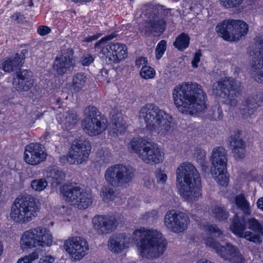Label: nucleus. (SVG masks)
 Wrapping results in <instances>:
<instances>
[{"label": "nucleus", "mask_w": 263, "mask_h": 263, "mask_svg": "<svg viewBox=\"0 0 263 263\" xmlns=\"http://www.w3.org/2000/svg\"><path fill=\"white\" fill-rule=\"evenodd\" d=\"M12 21L17 23H23L25 21V17L19 12H15L10 16Z\"/></svg>", "instance_id": "4d7b16f0"}, {"label": "nucleus", "mask_w": 263, "mask_h": 263, "mask_svg": "<svg viewBox=\"0 0 263 263\" xmlns=\"http://www.w3.org/2000/svg\"><path fill=\"white\" fill-rule=\"evenodd\" d=\"M101 196L105 201L112 200L115 197V193L113 189L108 186H104L102 188Z\"/></svg>", "instance_id": "a18cd8bd"}, {"label": "nucleus", "mask_w": 263, "mask_h": 263, "mask_svg": "<svg viewBox=\"0 0 263 263\" xmlns=\"http://www.w3.org/2000/svg\"><path fill=\"white\" fill-rule=\"evenodd\" d=\"M189 223V217L185 213L175 210L167 211L164 217L166 228L170 231L177 234L184 232Z\"/></svg>", "instance_id": "2eb2a0df"}, {"label": "nucleus", "mask_w": 263, "mask_h": 263, "mask_svg": "<svg viewBox=\"0 0 263 263\" xmlns=\"http://www.w3.org/2000/svg\"><path fill=\"white\" fill-rule=\"evenodd\" d=\"M242 105L243 110L248 116L253 115L258 107L256 99L254 97L248 98L244 101Z\"/></svg>", "instance_id": "c9c22d12"}, {"label": "nucleus", "mask_w": 263, "mask_h": 263, "mask_svg": "<svg viewBox=\"0 0 263 263\" xmlns=\"http://www.w3.org/2000/svg\"><path fill=\"white\" fill-rule=\"evenodd\" d=\"M177 186L185 200L197 201L202 195L201 178L196 167L189 162L181 163L176 170Z\"/></svg>", "instance_id": "20e7f679"}, {"label": "nucleus", "mask_w": 263, "mask_h": 263, "mask_svg": "<svg viewBox=\"0 0 263 263\" xmlns=\"http://www.w3.org/2000/svg\"><path fill=\"white\" fill-rule=\"evenodd\" d=\"M206 152L200 148H196L195 151V159L200 164L202 170L205 172L208 170V163L206 160Z\"/></svg>", "instance_id": "58836bf2"}, {"label": "nucleus", "mask_w": 263, "mask_h": 263, "mask_svg": "<svg viewBox=\"0 0 263 263\" xmlns=\"http://www.w3.org/2000/svg\"><path fill=\"white\" fill-rule=\"evenodd\" d=\"M147 64V58L143 57L139 58L135 61V65L138 68H140L141 66H143V65H146Z\"/></svg>", "instance_id": "bf43d9fd"}, {"label": "nucleus", "mask_w": 263, "mask_h": 263, "mask_svg": "<svg viewBox=\"0 0 263 263\" xmlns=\"http://www.w3.org/2000/svg\"><path fill=\"white\" fill-rule=\"evenodd\" d=\"M228 261L231 263H245V259L239 251L235 253L232 258L230 259Z\"/></svg>", "instance_id": "3c124183"}, {"label": "nucleus", "mask_w": 263, "mask_h": 263, "mask_svg": "<svg viewBox=\"0 0 263 263\" xmlns=\"http://www.w3.org/2000/svg\"><path fill=\"white\" fill-rule=\"evenodd\" d=\"M74 53L71 48L63 49L55 57L53 63V68L59 75L63 76L74 67L76 60Z\"/></svg>", "instance_id": "dca6fc26"}, {"label": "nucleus", "mask_w": 263, "mask_h": 263, "mask_svg": "<svg viewBox=\"0 0 263 263\" xmlns=\"http://www.w3.org/2000/svg\"><path fill=\"white\" fill-rule=\"evenodd\" d=\"M33 261V253H30L29 255L25 256L23 258L18 260L17 263H32Z\"/></svg>", "instance_id": "052dcab7"}, {"label": "nucleus", "mask_w": 263, "mask_h": 263, "mask_svg": "<svg viewBox=\"0 0 263 263\" xmlns=\"http://www.w3.org/2000/svg\"><path fill=\"white\" fill-rule=\"evenodd\" d=\"M212 211L214 216L219 221L227 219L229 216V212L224 206L216 205L212 209Z\"/></svg>", "instance_id": "ea45409f"}, {"label": "nucleus", "mask_w": 263, "mask_h": 263, "mask_svg": "<svg viewBox=\"0 0 263 263\" xmlns=\"http://www.w3.org/2000/svg\"><path fill=\"white\" fill-rule=\"evenodd\" d=\"M206 235L210 236L219 237L222 234V232L219 227L216 225H207L204 227L203 229Z\"/></svg>", "instance_id": "79ce46f5"}, {"label": "nucleus", "mask_w": 263, "mask_h": 263, "mask_svg": "<svg viewBox=\"0 0 263 263\" xmlns=\"http://www.w3.org/2000/svg\"><path fill=\"white\" fill-rule=\"evenodd\" d=\"M33 143H30L25 147L24 159L26 163L33 165Z\"/></svg>", "instance_id": "de8ad7c7"}, {"label": "nucleus", "mask_w": 263, "mask_h": 263, "mask_svg": "<svg viewBox=\"0 0 263 263\" xmlns=\"http://www.w3.org/2000/svg\"><path fill=\"white\" fill-rule=\"evenodd\" d=\"M44 250H43V253L40 250H35L34 251V260L37 259L39 256H41L42 257L40 258L39 263H52L54 261V258L51 255H43L44 253Z\"/></svg>", "instance_id": "37998d69"}, {"label": "nucleus", "mask_w": 263, "mask_h": 263, "mask_svg": "<svg viewBox=\"0 0 263 263\" xmlns=\"http://www.w3.org/2000/svg\"><path fill=\"white\" fill-rule=\"evenodd\" d=\"M114 37L115 35L110 34L102 37L95 44L94 48L107 59L110 63L117 64L127 57V48L125 44L118 42L105 45L107 41Z\"/></svg>", "instance_id": "423d86ee"}, {"label": "nucleus", "mask_w": 263, "mask_h": 263, "mask_svg": "<svg viewBox=\"0 0 263 263\" xmlns=\"http://www.w3.org/2000/svg\"><path fill=\"white\" fill-rule=\"evenodd\" d=\"M64 248L75 260H80L88 253L89 246L84 238L76 236L65 241Z\"/></svg>", "instance_id": "f3484780"}, {"label": "nucleus", "mask_w": 263, "mask_h": 263, "mask_svg": "<svg viewBox=\"0 0 263 263\" xmlns=\"http://www.w3.org/2000/svg\"><path fill=\"white\" fill-rule=\"evenodd\" d=\"M257 206L259 209L263 211V197L260 198L258 199Z\"/></svg>", "instance_id": "0e129e2a"}, {"label": "nucleus", "mask_w": 263, "mask_h": 263, "mask_svg": "<svg viewBox=\"0 0 263 263\" xmlns=\"http://www.w3.org/2000/svg\"><path fill=\"white\" fill-rule=\"evenodd\" d=\"M130 236L125 234H119L112 236L108 240V249L112 252L120 253L128 248L132 240Z\"/></svg>", "instance_id": "393cba45"}, {"label": "nucleus", "mask_w": 263, "mask_h": 263, "mask_svg": "<svg viewBox=\"0 0 263 263\" xmlns=\"http://www.w3.org/2000/svg\"><path fill=\"white\" fill-rule=\"evenodd\" d=\"M148 142L149 141L142 138H134L129 143L128 148L131 152L136 153L139 157L140 154L142 153L143 149Z\"/></svg>", "instance_id": "7c9ffc66"}, {"label": "nucleus", "mask_w": 263, "mask_h": 263, "mask_svg": "<svg viewBox=\"0 0 263 263\" xmlns=\"http://www.w3.org/2000/svg\"><path fill=\"white\" fill-rule=\"evenodd\" d=\"M259 100L261 102H263V93L259 96Z\"/></svg>", "instance_id": "774afa93"}, {"label": "nucleus", "mask_w": 263, "mask_h": 263, "mask_svg": "<svg viewBox=\"0 0 263 263\" xmlns=\"http://www.w3.org/2000/svg\"><path fill=\"white\" fill-rule=\"evenodd\" d=\"M219 116L218 117V119L221 120L223 117V114L221 108H218L217 110Z\"/></svg>", "instance_id": "69168bd1"}, {"label": "nucleus", "mask_w": 263, "mask_h": 263, "mask_svg": "<svg viewBox=\"0 0 263 263\" xmlns=\"http://www.w3.org/2000/svg\"><path fill=\"white\" fill-rule=\"evenodd\" d=\"M57 119L66 130L71 129L78 121L77 114L69 109L59 114L57 116Z\"/></svg>", "instance_id": "bb28decb"}, {"label": "nucleus", "mask_w": 263, "mask_h": 263, "mask_svg": "<svg viewBox=\"0 0 263 263\" xmlns=\"http://www.w3.org/2000/svg\"><path fill=\"white\" fill-rule=\"evenodd\" d=\"M84 116L81 125L84 132L88 135H100L107 128L108 122L107 119L96 107H87L84 110Z\"/></svg>", "instance_id": "0eeeda50"}, {"label": "nucleus", "mask_w": 263, "mask_h": 263, "mask_svg": "<svg viewBox=\"0 0 263 263\" xmlns=\"http://www.w3.org/2000/svg\"><path fill=\"white\" fill-rule=\"evenodd\" d=\"M102 35V33H98L96 34H93L92 35L88 36V37L85 38L83 40L85 42H90L93 41L97 40L100 36Z\"/></svg>", "instance_id": "680f3d73"}, {"label": "nucleus", "mask_w": 263, "mask_h": 263, "mask_svg": "<svg viewBox=\"0 0 263 263\" xmlns=\"http://www.w3.org/2000/svg\"><path fill=\"white\" fill-rule=\"evenodd\" d=\"M235 202L236 205L243 212L245 215L251 214V210L249 203L243 194L236 196Z\"/></svg>", "instance_id": "f704fd0d"}, {"label": "nucleus", "mask_w": 263, "mask_h": 263, "mask_svg": "<svg viewBox=\"0 0 263 263\" xmlns=\"http://www.w3.org/2000/svg\"><path fill=\"white\" fill-rule=\"evenodd\" d=\"M33 198L29 195L20 196L11 206L10 217L15 222H25L32 219Z\"/></svg>", "instance_id": "f8f14e48"}, {"label": "nucleus", "mask_w": 263, "mask_h": 263, "mask_svg": "<svg viewBox=\"0 0 263 263\" xmlns=\"http://www.w3.org/2000/svg\"><path fill=\"white\" fill-rule=\"evenodd\" d=\"M135 175L133 168L130 166L116 164L106 169L104 178L111 186H122L132 182Z\"/></svg>", "instance_id": "1a4fd4ad"}, {"label": "nucleus", "mask_w": 263, "mask_h": 263, "mask_svg": "<svg viewBox=\"0 0 263 263\" xmlns=\"http://www.w3.org/2000/svg\"><path fill=\"white\" fill-rule=\"evenodd\" d=\"M241 90L240 82L230 77L221 79L212 86L213 94L224 99V103L231 106L237 105Z\"/></svg>", "instance_id": "39448f33"}, {"label": "nucleus", "mask_w": 263, "mask_h": 263, "mask_svg": "<svg viewBox=\"0 0 263 263\" xmlns=\"http://www.w3.org/2000/svg\"><path fill=\"white\" fill-rule=\"evenodd\" d=\"M91 149L90 142L84 138L75 139L68 154L67 161L71 164H81L86 162Z\"/></svg>", "instance_id": "ddd939ff"}, {"label": "nucleus", "mask_w": 263, "mask_h": 263, "mask_svg": "<svg viewBox=\"0 0 263 263\" xmlns=\"http://www.w3.org/2000/svg\"><path fill=\"white\" fill-rule=\"evenodd\" d=\"M33 241V230L30 229L26 231L23 234L21 240V246L24 249L31 248Z\"/></svg>", "instance_id": "a19ab883"}, {"label": "nucleus", "mask_w": 263, "mask_h": 263, "mask_svg": "<svg viewBox=\"0 0 263 263\" xmlns=\"http://www.w3.org/2000/svg\"><path fill=\"white\" fill-rule=\"evenodd\" d=\"M213 177L220 185L227 186L229 183V175L227 172V168L221 170H211Z\"/></svg>", "instance_id": "2f4dec72"}, {"label": "nucleus", "mask_w": 263, "mask_h": 263, "mask_svg": "<svg viewBox=\"0 0 263 263\" xmlns=\"http://www.w3.org/2000/svg\"><path fill=\"white\" fill-rule=\"evenodd\" d=\"M41 206V203L38 200H35L34 199V212L40 210Z\"/></svg>", "instance_id": "e2e57ef3"}, {"label": "nucleus", "mask_w": 263, "mask_h": 263, "mask_svg": "<svg viewBox=\"0 0 263 263\" xmlns=\"http://www.w3.org/2000/svg\"><path fill=\"white\" fill-rule=\"evenodd\" d=\"M211 170L227 168V152L223 146H217L213 148L210 157Z\"/></svg>", "instance_id": "5701e85b"}, {"label": "nucleus", "mask_w": 263, "mask_h": 263, "mask_svg": "<svg viewBox=\"0 0 263 263\" xmlns=\"http://www.w3.org/2000/svg\"><path fill=\"white\" fill-rule=\"evenodd\" d=\"M245 0H218L221 6L226 8H236L241 5Z\"/></svg>", "instance_id": "49530a36"}, {"label": "nucleus", "mask_w": 263, "mask_h": 263, "mask_svg": "<svg viewBox=\"0 0 263 263\" xmlns=\"http://www.w3.org/2000/svg\"><path fill=\"white\" fill-rule=\"evenodd\" d=\"M190 41L188 34L183 32L176 38L173 45L178 50L182 51L189 47Z\"/></svg>", "instance_id": "e433bc0d"}, {"label": "nucleus", "mask_w": 263, "mask_h": 263, "mask_svg": "<svg viewBox=\"0 0 263 263\" xmlns=\"http://www.w3.org/2000/svg\"><path fill=\"white\" fill-rule=\"evenodd\" d=\"M155 176L157 182L161 184L165 183L167 178L166 174L161 170L156 172Z\"/></svg>", "instance_id": "603ef678"}, {"label": "nucleus", "mask_w": 263, "mask_h": 263, "mask_svg": "<svg viewBox=\"0 0 263 263\" xmlns=\"http://www.w3.org/2000/svg\"><path fill=\"white\" fill-rule=\"evenodd\" d=\"M95 229L101 234H109L113 232L118 226L115 217L107 215H97L92 219Z\"/></svg>", "instance_id": "aec40b11"}, {"label": "nucleus", "mask_w": 263, "mask_h": 263, "mask_svg": "<svg viewBox=\"0 0 263 263\" xmlns=\"http://www.w3.org/2000/svg\"><path fill=\"white\" fill-rule=\"evenodd\" d=\"M47 156L45 148L43 145L37 143L34 144V165L45 161Z\"/></svg>", "instance_id": "473e14b6"}, {"label": "nucleus", "mask_w": 263, "mask_h": 263, "mask_svg": "<svg viewBox=\"0 0 263 263\" xmlns=\"http://www.w3.org/2000/svg\"><path fill=\"white\" fill-rule=\"evenodd\" d=\"M112 122L113 133L117 135L121 134L126 130L127 127L126 122L122 117H114Z\"/></svg>", "instance_id": "4c0bfd02"}, {"label": "nucleus", "mask_w": 263, "mask_h": 263, "mask_svg": "<svg viewBox=\"0 0 263 263\" xmlns=\"http://www.w3.org/2000/svg\"><path fill=\"white\" fill-rule=\"evenodd\" d=\"M133 237L136 242L137 252L143 258L157 259L166 250V240L162 233L157 230L140 228L133 232Z\"/></svg>", "instance_id": "f03ea898"}, {"label": "nucleus", "mask_w": 263, "mask_h": 263, "mask_svg": "<svg viewBox=\"0 0 263 263\" xmlns=\"http://www.w3.org/2000/svg\"><path fill=\"white\" fill-rule=\"evenodd\" d=\"M50 31V28L46 26H40L37 28V33L42 36L47 35L49 33Z\"/></svg>", "instance_id": "13d9d810"}, {"label": "nucleus", "mask_w": 263, "mask_h": 263, "mask_svg": "<svg viewBox=\"0 0 263 263\" xmlns=\"http://www.w3.org/2000/svg\"><path fill=\"white\" fill-rule=\"evenodd\" d=\"M202 56V53L200 50H198L195 52L194 58L192 61V65L194 68H197L198 65V63L200 62V58Z\"/></svg>", "instance_id": "5fc2aeb1"}, {"label": "nucleus", "mask_w": 263, "mask_h": 263, "mask_svg": "<svg viewBox=\"0 0 263 263\" xmlns=\"http://www.w3.org/2000/svg\"><path fill=\"white\" fill-rule=\"evenodd\" d=\"M172 95L174 104L183 114L194 115L206 108V95L202 87L197 83L179 84L174 87Z\"/></svg>", "instance_id": "f257e3e1"}, {"label": "nucleus", "mask_w": 263, "mask_h": 263, "mask_svg": "<svg viewBox=\"0 0 263 263\" xmlns=\"http://www.w3.org/2000/svg\"><path fill=\"white\" fill-rule=\"evenodd\" d=\"M52 242V235L46 228L38 227L34 229V247L39 246V249L43 253L45 246H49Z\"/></svg>", "instance_id": "a878e982"}, {"label": "nucleus", "mask_w": 263, "mask_h": 263, "mask_svg": "<svg viewBox=\"0 0 263 263\" xmlns=\"http://www.w3.org/2000/svg\"><path fill=\"white\" fill-rule=\"evenodd\" d=\"M159 217V212L157 210H152L146 212L143 215V218L146 220L155 219Z\"/></svg>", "instance_id": "864d4df0"}, {"label": "nucleus", "mask_w": 263, "mask_h": 263, "mask_svg": "<svg viewBox=\"0 0 263 263\" xmlns=\"http://www.w3.org/2000/svg\"><path fill=\"white\" fill-rule=\"evenodd\" d=\"M23 58L16 53L13 57L4 59L0 63V69L5 72H11L22 65Z\"/></svg>", "instance_id": "cd10ccee"}, {"label": "nucleus", "mask_w": 263, "mask_h": 263, "mask_svg": "<svg viewBox=\"0 0 263 263\" xmlns=\"http://www.w3.org/2000/svg\"><path fill=\"white\" fill-rule=\"evenodd\" d=\"M216 32L224 40L230 42L239 41L247 34L248 25L244 21L238 20H225L218 24Z\"/></svg>", "instance_id": "6e6552de"}, {"label": "nucleus", "mask_w": 263, "mask_h": 263, "mask_svg": "<svg viewBox=\"0 0 263 263\" xmlns=\"http://www.w3.org/2000/svg\"><path fill=\"white\" fill-rule=\"evenodd\" d=\"M87 79L84 73L78 72L74 74L72 79V87L74 91H80L85 86Z\"/></svg>", "instance_id": "72a5a7b5"}, {"label": "nucleus", "mask_w": 263, "mask_h": 263, "mask_svg": "<svg viewBox=\"0 0 263 263\" xmlns=\"http://www.w3.org/2000/svg\"><path fill=\"white\" fill-rule=\"evenodd\" d=\"M44 175L55 184H61L65 178L64 173L55 166L48 167Z\"/></svg>", "instance_id": "c85d7f7f"}, {"label": "nucleus", "mask_w": 263, "mask_h": 263, "mask_svg": "<svg viewBox=\"0 0 263 263\" xmlns=\"http://www.w3.org/2000/svg\"><path fill=\"white\" fill-rule=\"evenodd\" d=\"M166 49V42L165 40H161L159 42L155 49L156 58L160 59L165 51Z\"/></svg>", "instance_id": "09e8293b"}, {"label": "nucleus", "mask_w": 263, "mask_h": 263, "mask_svg": "<svg viewBox=\"0 0 263 263\" xmlns=\"http://www.w3.org/2000/svg\"><path fill=\"white\" fill-rule=\"evenodd\" d=\"M93 60L91 55L87 54L82 58L81 62L84 66H88L93 62Z\"/></svg>", "instance_id": "6e6d98bb"}, {"label": "nucleus", "mask_w": 263, "mask_h": 263, "mask_svg": "<svg viewBox=\"0 0 263 263\" xmlns=\"http://www.w3.org/2000/svg\"><path fill=\"white\" fill-rule=\"evenodd\" d=\"M156 74L155 69L149 66L144 65L140 71V76L144 79L153 78Z\"/></svg>", "instance_id": "c03bdc74"}, {"label": "nucleus", "mask_w": 263, "mask_h": 263, "mask_svg": "<svg viewBox=\"0 0 263 263\" xmlns=\"http://www.w3.org/2000/svg\"><path fill=\"white\" fill-rule=\"evenodd\" d=\"M228 141L234 157L239 159L245 158L246 152V144L240 137V134L238 132H234L228 138Z\"/></svg>", "instance_id": "b1692460"}, {"label": "nucleus", "mask_w": 263, "mask_h": 263, "mask_svg": "<svg viewBox=\"0 0 263 263\" xmlns=\"http://www.w3.org/2000/svg\"><path fill=\"white\" fill-rule=\"evenodd\" d=\"M248 228L252 230L245 232L244 238L249 241L256 243H260L262 242L261 236L262 235V226L259 221L254 218L248 219L247 221Z\"/></svg>", "instance_id": "4be33fe9"}, {"label": "nucleus", "mask_w": 263, "mask_h": 263, "mask_svg": "<svg viewBox=\"0 0 263 263\" xmlns=\"http://www.w3.org/2000/svg\"><path fill=\"white\" fill-rule=\"evenodd\" d=\"M250 56V76L256 82L263 84V38L255 43Z\"/></svg>", "instance_id": "4468645a"}, {"label": "nucleus", "mask_w": 263, "mask_h": 263, "mask_svg": "<svg viewBox=\"0 0 263 263\" xmlns=\"http://www.w3.org/2000/svg\"><path fill=\"white\" fill-rule=\"evenodd\" d=\"M65 200L79 209H85L91 205L92 196L79 186L63 185L60 190Z\"/></svg>", "instance_id": "9b49d317"}, {"label": "nucleus", "mask_w": 263, "mask_h": 263, "mask_svg": "<svg viewBox=\"0 0 263 263\" xmlns=\"http://www.w3.org/2000/svg\"><path fill=\"white\" fill-rule=\"evenodd\" d=\"M247 222L244 217H239L238 214H235L233 218L232 224L231 226V231L240 237L244 238L245 230L246 228Z\"/></svg>", "instance_id": "c756f323"}, {"label": "nucleus", "mask_w": 263, "mask_h": 263, "mask_svg": "<svg viewBox=\"0 0 263 263\" xmlns=\"http://www.w3.org/2000/svg\"><path fill=\"white\" fill-rule=\"evenodd\" d=\"M139 119L153 134L161 137L171 135L174 129L173 117L153 103H147L140 109Z\"/></svg>", "instance_id": "7ed1b4c3"}, {"label": "nucleus", "mask_w": 263, "mask_h": 263, "mask_svg": "<svg viewBox=\"0 0 263 263\" xmlns=\"http://www.w3.org/2000/svg\"><path fill=\"white\" fill-rule=\"evenodd\" d=\"M71 2L74 3H88V0H70Z\"/></svg>", "instance_id": "338daca9"}, {"label": "nucleus", "mask_w": 263, "mask_h": 263, "mask_svg": "<svg viewBox=\"0 0 263 263\" xmlns=\"http://www.w3.org/2000/svg\"><path fill=\"white\" fill-rule=\"evenodd\" d=\"M163 158V154L158 144L149 141L139 155V158L143 162L151 165L160 163Z\"/></svg>", "instance_id": "6ab92c4d"}, {"label": "nucleus", "mask_w": 263, "mask_h": 263, "mask_svg": "<svg viewBox=\"0 0 263 263\" xmlns=\"http://www.w3.org/2000/svg\"><path fill=\"white\" fill-rule=\"evenodd\" d=\"M32 71L28 70L20 69L14 78L12 84L13 87L18 91H25L31 88L33 80L31 79Z\"/></svg>", "instance_id": "412c9836"}, {"label": "nucleus", "mask_w": 263, "mask_h": 263, "mask_svg": "<svg viewBox=\"0 0 263 263\" xmlns=\"http://www.w3.org/2000/svg\"><path fill=\"white\" fill-rule=\"evenodd\" d=\"M205 245L214 249L216 253L223 259L229 260L233 256L239 251V249L229 242L221 245L212 237H207L204 239Z\"/></svg>", "instance_id": "a211bd4d"}, {"label": "nucleus", "mask_w": 263, "mask_h": 263, "mask_svg": "<svg viewBox=\"0 0 263 263\" xmlns=\"http://www.w3.org/2000/svg\"><path fill=\"white\" fill-rule=\"evenodd\" d=\"M170 16L171 9L165 8L160 4L157 5L154 10V14L149 16L142 31L147 36L155 33H162L166 27L165 18Z\"/></svg>", "instance_id": "9d476101"}, {"label": "nucleus", "mask_w": 263, "mask_h": 263, "mask_svg": "<svg viewBox=\"0 0 263 263\" xmlns=\"http://www.w3.org/2000/svg\"><path fill=\"white\" fill-rule=\"evenodd\" d=\"M34 185L35 186V187H34V190L41 191L47 186V181L45 179L34 180Z\"/></svg>", "instance_id": "8fccbe9b"}]
</instances>
